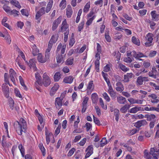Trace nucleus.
Wrapping results in <instances>:
<instances>
[{
    "label": "nucleus",
    "instance_id": "nucleus-14",
    "mask_svg": "<svg viewBox=\"0 0 159 159\" xmlns=\"http://www.w3.org/2000/svg\"><path fill=\"white\" fill-rule=\"evenodd\" d=\"M151 15L152 16V20L154 21L158 20H159V15L156 13L155 11H152L151 13Z\"/></svg>",
    "mask_w": 159,
    "mask_h": 159
},
{
    "label": "nucleus",
    "instance_id": "nucleus-26",
    "mask_svg": "<svg viewBox=\"0 0 159 159\" xmlns=\"http://www.w3.org/2000/svg\"><path fill=\"white\" fill-rule=\"evenodd\" d=\"M130 107L129 104H127L123 106L120 109V111L123 113H126Z\"/></svg>",
    "mask_w": 159,
    "mask_h": 159
},
{
    "label": "nucleus",
    "instance_id": "nucleus-41",
    "mask_svg": "<svg viewBox=\"0 0 159 159\" xmlns=\"http://www.w3.org/2000/svg\"><path fill=\"white\" fill-rule=\"evenodd\" d=\"M112 99H115L116 97V93L114 91L108 92Z\"/></svg>",
    "mask_w": 159,
    "mask_h": 159
},
{
    "label": "nucleus",
    "instance_id": "nucleus-27",
    "mask_svg": "<svg viewBox=\"0 0 159 159\" xmlns=\"http://www.w3.org/2000/svg\"><path fill=\"white\" fill-rule=\"evenodd\" d=\"M33 49L32 54L34 56H35L38 54L39 52V50L37 48L35 44H33L32 47Z\"/></svg>",
    "mask_w": 159,
    "mask_h": 159
},
{
    "label": "nucleus",
    "instance_id": "nucleus-40",
    "mask_svg": "<svg viewBox=\"0 0 159 159\" xmlns=\"http://www.w3.org/2000/svg\"><path fill=\"white\" fill-rule=\"evenodd\" d=\"M58 36L57 35H53L50 41L53 43H55L57 41L58 39Z\"/></svg>",
    "mask_w": 159,
    "mask_h": 159
},
{
    "label": "nucleus",
    "instance_id": "nucleus-15",
    "mask_svg": "<svg viewBox=\"0 0 159 159\" xmlns=\"http://www.w3.org/2000/svg\"><path fill=\"white\" fill-rule=\"evenodd\" d=\"M2 145L4 148L7 147L8 148L11 145V144H9V143H7V138L4 136H2Z\"/></svg>",
    "mask_w": 159,
    "mask_h": 159
},
{
    "label": "nucleus",
    "instance_id": "nucleus-22",
    "mask_svg": "<svg viewBox=\"0 0 159 159\" xmlns=\"http://www.w3.org/2000/svg\"><path fill=\"white\" fill-rule=\"evenodd\" d=\"M35 76L36 79V82L39 85H42V78L39 74L38 72L36 73L35 74Z\"/></svg>",
    "mask_w": 159,
    "mask_h": 159
},
{
    "label": "nucleus",
    "instance_id": "nucleus-37",
    "mask_svg": "<svg viewBox=\"0 0 159 159\" xmlns=\"http://www.w3.org/2000/svg\"><path fill=\"white\" fill-rule=\"evenodd\" d=\"M94 85L93 84V81H90L89 82L88 85L87 87V89L88 90H92L94 89Z\"/></svg>",
    "mask_w": 159,
    "mask_h": 159
},
{
    "label": "nucleus",
    "instance_id": "nucleus-36",
    "mask_svg": "<svg viewBox=\"0 0 159 159\" xmlns=\"http://www.w3.org/2000/svg\"><path fill=\"white\" fill-rule=\"evenodd\" d=\"M119 111L117 109H115L114 110V115L116 117L115 119L117 121L119 120Z\"/></svg>",
    "mask_w": 159,
    "mask_h": 159
},
{
    "label": "nucleus",
    "instance_id": "nucleus-53",
    "mask_svg": "<svg viewBox=\"0 0 159 159\" xmlns=\"http://www.w3.org/2000/svg\"><path fill=\"white\" fill-rule=\"evenodd\" d=\"M93 121L94 122L98 125H101L100 121L98 119L94 116H93Z\"/></svg>",
    "mask_w": 159,
    "mask_h": 159
},
{
    "label": "nucleus",
    "instance_id": "nucleus-64",
    "mask_svg": "<svg viewBox=\"0 0 159 159\" xmlns=\"http://www.w3.org/2000/svg\"><path fill=\"white\" fill-rule=\"evenodd\" d=\"M122 94L123 96L127 98L130 97L131 96L130 94L129 93L126 92H122Z\"/></svg>",
    "mask_w": 159,
    "mask_h": 159
},
{
    "label": "nucleus",
    "instance_id": "nucleus-34",
    "mask_svg": "<svg viewBox=\"0 0 159 159\" xmlns=\"http://www.w3.org/2000/svg\"><path fill=\"white\" fill-rule=\"evenodd\" d=\"M61 74L60 72H58L55 74L54 76V79L55 81H58L60 79Z\"/></svg>",
    "mask_w": 159,
    "mask_h": 159
},
{
    "label": "nucleus",
    "instance_id": "nucleus-47",
    "mask_svg": "<svg viewBox=\"0 0 159 159\" xmlns=\"http://www.w3.org/2000/svg\"><path fill=\"white\" fill-rule=\"evenodd\" d=\"M60 7L61 9H63L65 8L66 7V2L65 0H62L61 2Z\"/></svg>",
    "mask_w": 159,
    "mask_h": 159
},
{
    "label": "nucleus",
    "instance_id": "nucleus-6",
    "mask_svg": "<svg viewBox=\"0 0 159 159\" xmlns=\"http://www.w3.org/2000/svg\"><path fill=\"white\" fill-rule=\"evenodd\" d=\"M9 106L10 108L12 110H13L15 112L18 111L19 108L18 107H15L14 108V102L12 99L10 98L8 101Z\"/></svg>",
    "mask_w": 159,
    "mask_h": 159
},
{
    "label": "nucleus",
    "instance_id": "nucleus-49",
    "mask_svg": "<svg viewBox=\"0 0 159 159\" xmlns=\"http://www.w3.org/2000/svg\"><path fill=\"white\" fill-rule=\"evenodd\" d=\"M73 59L69 58L66 61V64L67 65H71L73 63Z\"/></svg>",
    "mask_w": 159,
    "mask_h": 159
},
{
    "label": "nucleus",
    "instance_id": "nucleus-28",
    "mask_svg": "<svg viewBox=\"0 0 159 159\" xmlns=\"http://www.w3.org/2000/svg\"><path fill=\"white\" fill-rule=\"evenodd\" d=\"M73 80V78L72 76H69L65 77L63 80V81L66 83L70 84Z\"/></svg>",
    "mask_w": 159,
    "mask_h": 159
},
{
    "label": "nucleus",
    "instance_id": "nucleus-38",
    "mask_svg": "<svg viewBox=\"0 0 159 159\" xmlns=\"http://www.w3.org/2000/svg\"><path fill=\"white\" fill-rule=\"evenodd\" d=\"M119 66L120 69L124 72H126L129 70V69L127 68L125 66L122 64H120Z\"/></svg>",
    "mask_w": 159,
    "mask_h": 159
},
{
    "label": "nucleus",
    "instance_id": "nucleus-54",
    "mask_svg": "<svg viewBox=\"0 0 159 159\" xmlns=\"http://www.w3.org/2000/svg\"><path fill=\"white\" fill-rule=\"evenodd\" d=\"M103 71L106 72L109 71L110 70V66L109 64L107 65L104 67Z\"/></svg>",
    "mask_w": 159,
    "mask_h": 159
},
{
    "label": "nucleus",
    "instance_id": "nucleus-8",
    "mask_svg": "<svg viewBox=\"0 0 159 159\" xmlns=\"http://www.w3.org/2000/svg\"><path fill=\"white\" fill-rule=\"evenodd\" d=\"M9 75L11 80L15 84V78L16 76V73L12 69H10L9 70Z\"/></svg>",
    "mask_w": 159,
    "mask_h": 159
},
{
    "label": "nucleus",
    "instance_id": "nucleus-24",
    "mask_svg": "<svg viewBox=\"0 0 159 159\" xmlns=\"http://www.w3.org/2000/svg\"><path fill=\"white\" fill-rule=\"evenodd\" d=\"M46 143L47 144H48L50 141V139L54 138L53 135L52 133H46Z\"/></svg>",
    "mask_w": 159,
    "mask_h": 159
},
{
    "label": "nucleus",
    "instance_id": "nucleus-10",
    "mask_svg": "<svg viewBox=\"0 0 159 159\" xmlns=\"http://www.w3.org/2000/svg\"><path fill=\"white\" fill-rule=\"evenodd\" d=\"M149 98H151V102L152 103H157L159 102V98L155 94H152L148 95Z\"/></svg>",
    "mask_w": 159,
    "mask_h": 159
},
{
    "label": "nucleus",
    "instance_id": "nucleus-35",
    "mask_svg": "<svg viewBox=\"0 0 159 159\" xmlns=\"http://www.w3.org/2000/svg\"><path fill=\"white\" fill-rule=\"evenodd\" d=\"M122 37V35L120 34H119L118 32L116 33L114 35V38L115 40L117 41L120 39Z\"/></svg>",
    "mask_w": 159,
    "mask_h": 159
},
{
    "label": "nucleus",
    "instance_id": "nucleus-48",
    "mask_svg": "<svg viewBox=\"0 0 159 159\" xmlns=\"http://www.w3.org/2000/svg\"><path fill=\"white\" fill-rule=\"evenodd\" d=\"M16 62L17 65L19 66L20 68L23 69V70H25V67L20 64V59L19 58L17 57L16 58Z\"/></svg>",
    "mask_w": 159,
    "mask_h": 159
},
{
    "label": "nucleus",
    "instance_id": "nucleus-9",
    "mask_svg": "<svg viewBox=\"0 0 159 159\" xmlns=\"http://www.w3.org/2000/svg\"><path fill=\"white\" fill-rule=\"evenodd\" d=\"M45 9L44 7H42L37 11L35 16L36 19H39L41 16L45 13Z\"/></svg>",
    "mask_w": 159,
    "mask_h": 159
},
{
    "label": "nucleus",
    "instance_id": "nucleus-3",
    "mask_svg": "<svg viewBox=\"0 0 159 159\" xmlns=\"http://www.w3.org/2000/svg\"><path fill=\"white\" fill-rule=\"evenodd\" d=\"M153 34L151 33H148L146 35L145 38L147 42L145 43V44L146 46L149 47L151 45V43L153 39Z\"/></svg>",
    "mask_w": 159,
    "mask_h": 159
},
{
    "label": "nucleus",
    "instance_id": "nucleus-59",
    "mask_svg": "<svg viewBox=\"0 0 159 159\" xmlns=\"http://www.w3.org/2000/svg\"><path fill=\"white\" fill-rule=\"evenodd\" d=\"M75 150V148H72L68 152L67 154L68 156L69 157L71 156L73 154Z\"/></svg>",
    "mask_w": 159,
    "mask_h": 159
},
{
    "label": "nucleus",
    "instance_id": "nucleus-16",
    "mask_svg": "<svg viewBox=\"0 0 159 159\" xmlns=\"http://www.w3.org/2000/svg\"><path fill=\"white\" fill-rule=\"evenodd\" d=\"M145 117L147 118L148 121L153 120L155 121L156 120V116L154 114L146 115Z\"/></svg>",
    "mask_w": 159,
    "mask_h": 159
},
{
    "label": "nucleus",
    "instance_id": "nucleus-4",
    "mask_svg": "<svg viewBox=\"0 0 159 159\" xmlns=\"http://www.w3.org/2000/svg\"><path fill=\"white\" fill-rule=\"evenodd\" d=\"M51 82V81L49 77L46 73H44L43 75L42 84H43L45 86L47 87L50 84Z\"/></svg>",
    "mask_w": 159,
    "mask_h": 159
},
{
    "label": "nucleus",
    "instance_id": "nucleus-19",
    "mask_svg": "<svg viewBox=\"0 0 159 159\" xmlns=\"http://www.w3.org/2000/svg\"><path fill=\"white\" fill-rule=\"evenodd\" d=\"M66 46L65 45L62 46V44L60 43L57 48V52H58L61 50V54H64L65 53Z\"/></svg>",
    "mask_w": 159,
    "mask_h": 159
},
{
    "label": "nucleus",
    "instance_id": "nucleus-2",
    "mask_svg": "<svg viewBox=\"0 0 159 159\" xmlns=\"http://www.w3.org/2000/svg\"><path fill=\"white\" fill-rule=\"evenodd\" d=\"M144 157L146 159H152L154 156L159 157V149L156 150L154 148H151L149 153L148 150H145L144 152Z\"/></svg>",
    "mask_w": 159,
    "mask_h": 159
},
{
    "label": "nucleus",
    "instance_id": "nucleus-20",
    "mask_svg": "<svg viewBox=\"0 0 159 159\" xmlns=\"http://www.w3.org/2000/svg\"><path fill=\"white\" fill-rule=\"evenodd\" d=\"M59 87V85L57 84H54V86L52 87L50 91V94L51 95H53L55 93Z\"/></svg>",
    "mask_w": 159,
    "mask_h": 159
},
{
    "label": "nucleus",
    "instance_id": "nucleus-62",
    "mask_svg": "<svg viewBox=\"0 0 159 159\" xmlns=\"http://www.w3.org/2000/svg\"><path fill=\"white\" fill-rule=\"evenodd\" d=\"M94 63L96 69L98 70L99 66V60H96Z\"/></svg>",
    "mask_w": 159,
    "mask_h": 159
},
{
    "label": "nucleus",
    "instance_id": "nucleus-12",
    "mask_svg": "<svg viewBox=\"0 0 159 159\" xmlns=\"http://www.w3.org/2000/svg\"><path fill=\"white\" fill-rule=\"evenodd\" d=\"M93 148L92 146H89L86 149L87 152L85 156V158H87L89 157L93 153Z\"/></svg>",
    "mask_w": 159,
    "mask_h": 159
},
{
    "label": "nucleus",
    "instance_id": "nucleus-60",
    "mask_svg": "<svg viewBox=\"0 0 159 159\" xmlns=\"http://www.w3.org/2000/svg\"><path fill=\"white\" fill-rule=\"evenodd\" d=\"M103 96L107 101L109 102L110 101V99L107 93H104L103 94Z\"/></svg>",
    "mask_w": 159,
    "mask_h": 159
},
{
    "label": "nucleus",
    "instance_id": "nucleus-61",
    "mask_svg": "<svg viewBox=\"0 0 159 159\" xmlns=\"http://www.w3.org/2000/svg\"><path fill=\"white\" fill-rule=\"evenodd\" d=\"M138 131L137 129H134L130 130L129 133V134L130 135H132L136 133Z\"/></svg>",
    "mask_w": 159,
    "mask_h": 159
},
{
    "label": "nucleus",
    "instance_id": "nucleus-57",
    "mask_svg": "<svg viewBox=\"0 0 159 159\" xmlns=\"http://www.w3.org/2000/svg\"><path fill=\"white\" fill-rule=\"evenodd\" d=\"M5 39L7 40V43L9 44H10L11 42V38L10 36L9 35H7L5 37Z\"/></svg>",
    "mask_w": 159,
    "mask_h": 159
},
{
    "label": "nucleus",
    "instance_id": "nucleus-63",
    "mask_svg": "<svg viewBox=\"0 0 159 159\" xmlns=\"http://www.w3.org/2000/svg\"><path fill=\"white\" fill-rule=\"evenodd\" d=\"M88 99H89L88 97H84V100L82 103V105L86 106V104H87Z\"/></svg>",
    "mask_w": 159,
    "mask_h": 159
},
{
    "label": "nucleus",
    "instance_id": "nucleus-56",
    "mask_svg": "<svg viewBox=\"0 0 159 159\" xmlns=\"http://www.w3.org/2000/svg\"><path fill=\"white\" fill-rule=\"evenodd\" d=\"M136 100V99L132 98H130L128 99V101L132 104H135Z\"/></svg>",
    "mask_w": 159,
    "mask_h": 159
},
{
    "label": "nucleus",
    "instance_id": "nucleus-51",
    "mask_svg": "<svg viewBox=\"0 0 159 159\" xmlns=\"http://www.w3.org/2000/svg\"><path fill=\"white\" fill-rule=\"evenodd\" d=\"M108 31H106L105 33V37L106 40L108 42H110L111 38L110 36L108 35Z\"/></svg>",
    "mask_w": 159,
    "mask_h": 159
},
{
    "label": "nucleus",
    "instance_id": "nucleus-42",
    "mask_svg": "<svg viewBox=\"0 0 159 159\" xmlns=\"http://www.w3.org/2000/svg\"><path fill=\"white\" fill-rule=\"evenodd\" d=\"M102 74L103 78H104L105 80L107 82V84H108L110 83L109 79L107 78V74L106 73H105L103 72H102Z\"/></svg>",
    "mask_w": 159,
    "mask_h": 159
},
{
    "label": "nucleus",
    "instance_id": "nucleus-32",
    "mask_svg": "<svg viewBox=\"0 0 159 159\" xmlns=\"http://www.w3.org/2000/svg\"><path fill=\"white\" fill-rule=\"evenodd\" d=\"M10 2L11 3L18 8H20L21 7V6L19 4L17 1L15 0H10Z\"/></svg>",
    "mask_w": 159,
    "mask_h": 159
},
{
    "label": "nucleus",
    "instance_id": "nucleus-17",
    "mask_svg": "<svg viewBox=\"0 0 159 159\" xmlns=\"http://www.w3.org/2000/svg\"><path fill=\"white\" fill-rule=\"evenodd\" d=\"M143 108L141 107H135L130 109L129 112L131 113H135L138 111H141Z\"/></svg>",
    "mask_w": 159,
    "mask_h": 159
},
{
    "label": "nucleus",
    "instance_id": "nucleus-45",
    "mask_svg": "<svg viewBox=\"0 0 159 159\" xmlns=\"http://www.w3.org/2000/svg\"><path fill=\"white\" fill-rule=\"evenodd\" d=\"M19 148L21 154L22 156L24 157L25 154V150L22 144H20L19 146Z\"/></svg>",
    "mask_w": 159,
    "mask_h": 159
},
{
    "label": "nucleus",
    "instance_id": "nucleus-52",
    "mask_svg": "<svg viewBox=\"0 0 159 159\" xmlns=\"http://www.w3.org/2000/svg\"><path fill=\"white\" fill-rule=\"evenodd\" d=\"M21 12L23 15L28 16H29V13L25 9H22L21 10Z\"/></svg>",
    "mask_w": 159,
    "mask_h": 159
},
{
    "label": "nucleus",
    "instance_id": "nucleus-13",
    "mask_svg": "<svg viewBox=\"0 0 159 159\" xmlns=\"http://www.w3.org/2000/svg\"><path fill=\"white\" fill-rule=\"evenodd\" d=\"M133 74L132 73H127L124 75V80L125 82H128L129 81V79L132 78L133 76Z\"/></svg>",
    "mask_w": 159,
    "mask_h": 159
},
{
    "label": "nucleus",
    "instance_id": "nucleus-25",
    "mask_svg": "<svg viewBox=\"0 0 159 159\" xmlns=\"http://www.w3.org/2000/svg\"><path fill=\"white\" fill-rule=\"evenodd\" d=\"M72 13L71 7L70 6H68L66 8V15L68 18H70Z\"/></svg>",
    "mask_w": 159,
    "mask_h": 159
},
{
    "label": "nucleus",
    "instance_id": "nucleus-50",
    "mask_svg": "<svg viewBox=\"0 0 159 159\" xmlns=\"http://www.w3.org/2000/svg\"><path fill=\"white\" fill-rule=\"evenodd\" d=\"M95 17V16H93L91 18H89L87 21L86 24L87 25H90L92 23L93 20L94 19Z\"/></svg>",
    "mask_w": 159,
    "mask_h": 159
},
{
    "label": "nucleus",
    "instance_id": "nucleus-7",
    "mask_svg": "<svg viewBox=\"0 0 159 159\" xmlns=\"http://www.w3.org/2000/svg\"><path fill=\"white\" fill-rule=\"evenodd\" d=\"M148 124L147 121L145 120L138 121L134 124V126L137 128H139L142 126H144Z\"/></svg>",
    "mask_w": 159,
    "mask_h": 159
},
{
    "label": "nucleus",
    "instance_id": "nucleus-39",
    "mask_svg": "<svg viewBox=\"0 0 159 159\" xmlns=\"http://www.w3.org/2000/svg\"><path fill=\"white\" fill-rule=\"evenodd\" d=\"M91 98L93 102L95 103L98 99L97 94L96 93L92 94L91 95Z\"/></svg>",
    "mask_w": 159,
    "mask_h": 159
},
{
    "label": "nucleus",
    "instance_id": "nucleus-23",
    "mask_svg": "<svg viewBox=\"0 0 159 159\" xmlns=\"http://www.w3.org/2000/svg\"><path fill=\"white\" fill-rule=\"evenodd\" d=\"M117 102L120 104H125L126 101V99L122 96H120L117 98Z\"/></svg>",
    "mask_w": 159,
    "mask_h": 159
},
{
    "label": "nucleus",
    "instance_id": "nucleus-44",
    "mask_svg": "<svg viewBox=\"0 0 159 159\" xmlns=\"http://www.w3.org/2000/svg\"><path fill=\"white\" fill-rule=\"evenodd\" d=\"M57 62L58 63H60L62 61L63 59L62 56L61 55L58 54L57 55Z\"/></svg>",
    "mask_w": 159,
    "mask_h": 159
},
{
    "label": "nucleus",
    "instance_id": "nucleus-31",
    "mask_svg": "<svg viewBox=\"0 0 159 159\" xmlns=\"http://www.w3.org/2000/svg\"><path fill=\"white\" fill-rule=\"evenodd\" d=\"M90 2H88L84 7L83 9V11L84 12L87 13L89 10L90 7Z\"/></svg>",
    "mask_w": 159,
    "mask_h": 159
},
{
    "label": "nucleus",
    "instance_id": "nucleus-33",
    "mask_svg": "<svg viewBox=\"0 0 159 159\" xmlns=\"http://www.w3.org/2000/svg\"><path fill=\"white\" fill-rule=\"evenodd\" d=\"M132 42L135 44L139 46L140 44V41L138 39L136 38L135 37L133 36L132 38Z\"/></svg>",
    "mask_w": 159,
    "mask_h": 159
},
{
    "label": "nucleus",
    "instance_id": "nucleus-1",
    "mask_svg": "<svg viewBox=\"0 0 159 159\" xmlns=\"http://www.w3.org/2000/svg\"><path fill=\"white\" fill-rule=\"evenodd\" d=\"M14 128L16 129L18 134L19 135L22 134V132L25 133L27 128V125L25 120L21 118L19 122L16 121L14 124Z\"/></svg>",
    "mask_w": 159,
    "mask_h": 159
},
{
    "label": "nucleus",
    "instance_id": "nucleus-30",
    "mask_svg": "<svg viewBox=\"0 0 159 159\" xmlns=\"http://www.w3.org/2000/svg\"><path fill=\"white\" fill-rule=\"evenodd\" d=\"M143 81L142 78V76H140L138 77L136 83L137 85H141L143 84Z\"/></svg>",
    "mask_w": 159,
    "mask_h": 159
},
{
    "label": "nucleus",
    "instance_id": "nucleus-46",
    "mask_svg": "<svg viewBox=\"0 0 159 159\" xmlns=\"http://www.w3.org/2000/svg\"><path fill=\"white\" fill-rule=\"evenodd\" d=\"M19 12L15 10H13L10 11V13L11 15H13L14 16H18Z\"/></svg>",
    "mask_w": 159,
    "mask_h": 159
},
{
    "label": "nucleus",
    "instance_id": "nucleus-11",
    "mask_svg": "<svg viewBox=\"0 0 159 159\" xmlns=\"http://www.w3.org/2000/svg\"><path fill=\"white\" fill-rule=\"evenodd\" d=\"M29 66L30 67H32L34 70H36L37 68L35 66V60L34 59H30L29 61V63L26 61H25Z\"/></svg>",
    "mask_w": 159,
    "mask_h": 159
},
{
    "label": "nucleus",
    "instance_id": "nucleus-5",
    "mask_svg": "<svg viewBox=\"0 0 159 159\" xmlns=\"http://www.w3.org/2000/svg\"><path fill=\"white\" fill-rule=\"evenodd\" d=\"M2 87L4 95L6 98H8L9 95V91L8 87L6 85V83H4L2 84Z\"/></svg>",
    "mask_w": 159,
    "mask_h": 159
},
{
    "label": "nucleus",
    "instance_id": "nucleus-18",
    "mask_svg": "<svg viewBox=\"0 0 159 159\" xmlns=\"http://www.w3.org/2000/svg\"><path fill=\"white\" fill-rule=\"evenodd\" d=\"M61 20V19L60 17L56 20L53 23L52 27L53 30H55L57 27L58 25L60 23Z\"/></svg>",
    "mask_w": 159,
    "mask_h": 159
},
{
    "label": "nucleus",
    "instance_id": "nucleus-43",
    "mask_svg": "<svg viewBox=\"0 0 159 159\" xmlns=\"http://www.w3.org/2000/svg\"><path fill=\"white\" fill-rule=\"evenodd\" d=\"M107 143V140L105 138H102L100 142V146L102 147Z\"/></svg>",
    "mask_w": 159,
    "mask_h": 159
},
{
    "label": "nucleus",
    "instance_id": "nucleus-21",
    "mask_svg": "<svg viewBox=\"0 0 159 159\" xmlns=\"http://www.w3.org/2000/svg\"><path fill=\"white\" fill-rule=\"evenodd\" d=\"M62 100L60 98H56L55 104L57 108H59L62 106Z\"/></svg>",
    "mask_w": 159,
    "mask_h": 159
},
{
    "label": "nucleus",
    "instance_id": "nucleus-55",
    "mask_svg": "<svg viewBox=\"0 0 159 159\" xmlns=\"http://www.w3.org/2000/svg\"><path fill=\"white\" fill-rule=\"evenodd\" d=\"M99 102L100 103V105L104 109H107V106H106L105 107L104 106V104L102 98H100L99 99Z\"/></svg>",
    "mask_w": 159,
    "mask_h": 159
},
{
    "label": "nucleus",
    "instance_id": "nucleus-29",
    "mask_svg": "<svg viewBox=\"0 0 159 159\" xmlns=\"http://www.w3.org/2000/svg\"><path fill=\"white\" fill-rule=\"evenodd\" d=\"M38 60L39 62L42 63H44L46 61L45 58H44L41 53L38 54Z\"/></svg>",
    "mask_w": 159,
    "mask_h": 159
},
{
    "label": "nucleus",
    "instance_id": "nucleus-58",
    "mask_svg": "<svg viewBox=\"0 0 159 159\" xmlns=\"http://www.w3.org/2000/svg\"><path fill=\"white\" fill-rule=\"evenodd\" d=\"M3 9L7 13L10 12V7L6 5H4L3 6Z\"/></svg>",
    "mask_w": 159,
    "mask_h": 159
}]
</instances>
